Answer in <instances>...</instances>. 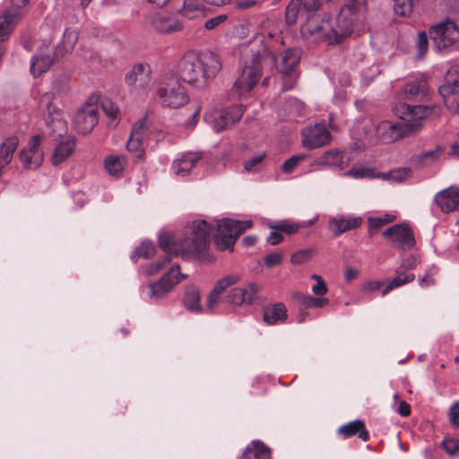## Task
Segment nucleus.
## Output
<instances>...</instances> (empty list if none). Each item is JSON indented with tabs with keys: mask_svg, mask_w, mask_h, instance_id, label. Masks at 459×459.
I'll return each instance as SVG.
<instances>
[{
	"mask_svg": "<svg viewBox=\"0 0 459 459\" xmlns=\"http://www.w3.org/2000/svg\"><path fill=\"white\" fill-rule=\"evenodd\" d=\"M213 227L205 221L193 222L188 233L183 238H176L173 234L164 233L159 238V246L165 253L162 259L150 264L146 273L152 275L160 272L172 257H185L187 255L203 254L209 244Z\"/></svg>",
	"mask_w": 459,
	"mask_h": 459,
	"instance_id": "nucleus-1",
	"label": "nucleus"
},
{
	"mask_svg": "<svg viewBox=\"0 0 459 459\" xmlns=\"http://www.w3.org/2000/svg\"><path fill=\"white\" fill-rule=\"evenodd\" d=\"M221 62L213 52H186L177 65L179 80L197 89L206 88L221 70Z\"/></svg>",
	"mask_w": 459,
	"mask_h": 459,
	"instance_id": "nucleus-2",
	"label": "nucleus"
},
{
	"mask_svg": "<svg viewBox=\"0 0 459 459\" xmlns=\"http://www.w3.org/2000/svg\"><path fill=\"white\" fill-rule=\"evenodd\" d=\"M435 109V106L401 103L398 109L401 121L397 123L382 121L376 127V134L385 143L400 140L419 131L422 126L421 121Z\"/></svg>",
	"mask_w": 459,
	"mask_h": 459,
	"instance_id": "nucleus-3",
	"label": "nucleus"
},
{
	"mask_svg": "<svg viewBox=\"0 0 459 459\" xmlns=\"http://www.w3.org/2000/svg\"><path fill=\"white\" fill-rule=\"evenodd\" d=\"M266 55H270L273 63L276 62L275 56L261 46L256 51L251 50V54H246L241 63L240 74L232 86V93L241 96L252 91L258 82L262 75V60Z\"/></svg>",
	"mask_w": 459,
	"mask_h": 459,
	"instance_id": "nucleus-4",
	"label": "nucleus"
},
{
	"mask_svg": "<svg viewBox=\"0 0 459 459\" xmlns=\"http://www.w3.org/2000/svg\"><path fill=\"white\" fill-rule=\"evenodd\" d=\"M362 7L363 0H355L343 6L334 19L326 14L325 26L329 44L342 43L351 34L353 23L358 17L357 13Z\"/></svg>",
	"mask_w": 459,
	"mask_h": 459,
	"instance_id": "nucleus-5",
	"label": "nucleus"
},
{
	"mask_svg": "<svg viewBox=\"0 0 459 459\" xmlns=\"http://www.w3.org/2000/svg\"><path fill=\"white\" fill-rule=\"evenodd\" d=\"M156 94L163 107L178 108L189 101V96L178 78L165 74L156 90Z\"/></svg>",
	"mask_w": 459,
	"mask_h": 459,
	"instance_id": "nucleus-6",
	"label": "nucleus"
},
{
	"mask_svg": "<svg viewBox=\"0 0 459 459\" xmlns=\"http://www.w3.org/2000/svg\"><path fill=\"white\" fill-rule=\"evenodd\" d=\"M253 225L251 221H236L232 219H222L217 221V231L214 235V243L221 251L230 249L233 247L238 237Z\"/></svg>",
	"mask_w": 459,
	"mask_h": 459,
	"instance_id": "nucleus-7",
	"label": "nucleus"
},
{
	"mask_svg": "<svg viewBox=\"0 0 459 459\" xmlns=\"http://www.w3.org/2000/svg\"><path fill=\"white\" fill-rule=\"evenodd\" d=\"M429 37L439 50L446 49L459 41V27L446 19L429 29Z\"/></svg>",
	"mask_w": 459,
	"mask_h": 459,
	"instance_id": "nucleus-8",
	"label": "nucleus"
},
{
	"mask_svg": "<svg viewBox=\"0 0 459 459\" xmlns=\"http://www.w3.org/2000/svg\"><path fill=\"white\" fill-rule=\"evenodd\" d=\"M54 95L51 92H46L39 98V107L47 108L46 124L51 128L52 133L61 137L67 131L66 121L64 119L63 112L53 104Z\"/></svg>",
	"mask_w": 459,
	"mask_h": 459,
	"instance_id": "nucleus-9",
	"label": "nucleus"
},
{
	"mask_svg": "<svg viewBox=\"0 0 459 459\" xmlns=\"http://www.w3.org/2000/svg\"><path fill=\"white\" fill-rule=\"evenodd\" d=\"M99 122L98 106L87 101L75 113L74 124L82 134H90Z\"/></svg>",
	"mask_w": 459,
	"mask_h": 459,
	"instance_id": "nucleus-10",
	"label": "nucleus"
},
{
	"mask_svg": "<svg viewBox=\"0 0 459 459\" xmlns=\"http://www.w3.org/2000/svg\"><path fill=\"white\" fill-rule=\"evenodd\" d=\"M178 264H174L169 273L162 276V278L149 285L150 297L161 298L163 295L171 290L172 287L186 278V275L179 272Z\"/></svg>",
	"mask_w": 459,
	"mask_h": 459,
	"instance_id": "nucleus-11",
	"label": "nucleus"
},
{
	"mask_svg": "<svg viewBox=\"0 0 459 459\" xmlns=\"http://www.w3.org/2000/svg\"><path fill=\"white\" fill-rule=\"evenodd\" d=\"M331 141V134L325 125L316 124L302 131V143L307 149H316L326 145Z\"/></svg>",
	"mask_w": 459,
	"mask_h": 459,
	"instance_id": "nucleus-12",
	"label": "nucleus"
},
{
	"mask_svg": "<svg viewBox=\"0 0 459 459\" xmlns=\"http://www.w3.org/2000/svg\"><path fill=\"white\" fill-rule=\"evenodd\" d=\"M325 24L326 13L323 16L316 14L310 15L300 28L301 35L308 40L327 42Z\"/></svg>",
	"mask_w": 459,
	"mask_h": 459,
	"instance_id": "nucleus-13",
	"label": "nucleus"
},
{
	"mask_svg": "<svg viewBox=\"0 0 459 459\" xmlns=\"http://www.w3.org/2000/svg\"><path fill=\"white\" fill-rule=\"evenodd\" d=\"M383 236L401 249H410L415 246V238L411 228L405 223L395 224L383 232Z\"/></svg>",
	"mask_w": 459,
	"mask_h": 459,
	"instance_id": "nucleus-14",
	"label": "nucleus"
},
{
	"mask_svg": "<svg viewBox=\"0 0 459 459\" xmlns=\"http://www.w3.org/2000/svg\"><path fill=\"white\" fill-rule=\"evenodd\" d=\"M126 83L135 89L147 90L152 86V69L148 64H137L126 73Z\"/></svg>",
	"mask_w": 459,
	"mask_h": 459,
	"instance_id": "nucleus-15",
	"label": "nucleus"
},
{
	"mask_svg": "<svg viewBox=\"0 0 459 459\" xmlns=\"http://www.w3.org/2000/svg\"><path fill=\"white\" fill-rule=\"evenodd\" d=\"M245 111L242 105L232 106L227 109L217 111L213 115V129L216 133L226 130L228 127L239 121Z\"/></svg>",
	"mask_w": 459,
	"mask_h": 459,
	"instance_id": "nucleus-16",
	"label": "nucleus"
},
{
	"mask_svg": "<svg viewBox=\"0 0 459 459\" xmlns=\"http://www.w3.org/2000/svg\"><path fill=\"white\" fill-rule=\"evenodd\" d=\"M41 137L34 135L29 143V148L20 153V160L26 169H37L43 161V154L39 150Z\"/></svg>",
	"mask_w": 459,
	"mask_h": 459,
	"instance_id": "nucleus-17",
	"label": "nucleus"
},
{
	"mask_svg": "<svg viewBox=\"0 0 459 459\" xmlns=\"http://www.w3.org/2000/svg\"><path fill=\"white\" fill-rule=\"evenodd\" d=\"M362 218L349 214H337L329 220V229L334 236L356 230L362 224Z\"/></svg>",
	"mask_w": 459,
	"mask_h": 459,
	"instance_id": "nucleus-18",
	"label": "nucleus"
},
{
	"mask_svg": "<svg viewBox=\"0 0 459 459\" xmlns=\"http://www.w3.org/2000/svg\"><path fill=\"white\" fill-rule=\"evenodd\" d=\"M22 8L14 6L13 2L10 1L8 8L0 15V44L9 38L22 15Z\"/></svg>",
	"mask_w": 459,
	"mask_h": 459,
	"instance_id": "nucleus-19",
	"label": "nucleus"
},
{
	"mask_svg": "<svg viewBox=\"0 0 459 459\" xmlns=\"http://www.w3.org/2000/svg\"><path fill=\"white\" fill-rule=\"evenodd\" d=\"M259 290V286L255 282H250L247 288H233L226 295L227 302L241 306L244 304H251Z\"/></svg>",
	"mask_w": 459,
	"mask_h": 459,
	"instance_id": "nucleus-20",
	"label": "nucleus"
},
{
	"mask_svg": "<svg viewBox=\"0 0 459 459\" xmlns=\"http://www.w3.org/2000/svg\"><path fill=\"white\" fill-rule=\"evenodd\" d=\"M435 202L443 212L459 211V188L451 186L438 192Z\"/></svg>",
	"mask_w": 459,
	"mask_h": 459,
	"instance_id": "nucleus-21",
	"label": "nucleus"
},
{
	"mask_svg": "<svg viewBox=\"0 0 459 459\" xmlns=\"http://www.w3.org/2000/svg\"><path fill=\"white\" fill-rule=\"evenodd\" d=\"M239 280L240 276L238 274H230L219 280L207 297V309L212 311L221 299V294L230 286L238 283Z\"/></svg>",
	"mask_w": 459,
	"mask_h": 459,
	"instance_id": "nucleus-22",
	"label": "nucleus"
},
{
	"mask_svg": "<svg viewBox=\"0 0 459 459\" xmlns=\"http://www.w3.org/2000/svg\"><path fill=\"white\" fill-rule=\"evenodd\" d=\"M150 23L160 33H171L183 29V24L173 15L159 13L152 17Z\"/></svg>",
	"mask_w": 459,
	"mask_h": 459,
	"instance_id": "nucleus-23",
	"label": "nucleus"
},
{
	"mask_svg": "<svg viewBox=\"0 0 459 459\" xmlns=\"http://www.w3.org/2000/svg\"><path fill=\"white\" fill-rule=\"evenodd\" d=\"M428 86L424 78L409 80L400 92L401 100H418L427 95Z\"/></svg>",
	"mask_w": 459,
	"mask_h": 459,
	"instance_id": "nucleus-24",
	"label": "nucleus"
},
{
	"mask_svg": "<svg viewBox=\"0 0 459 459\" xmlns=\"http://www.w3.org/2000/svg\"><path fill=\"white\" fill-rule=\"evenodd\" d=\"M301 55L299 48H287L281 55V62L277 64L278 70L284 75L290 74L299 65Z\"/></svg>",
	"mask_w": 459,
	"mask_h": 459,
	"instance_id": "nucleus-25",
	"label": "nucleus"
},
{
	"mask_svg": "<svg viewBox=\"0 0 459 459\" xmlns=\"http://www.w3.org/2000/svg\"><path fill=\"white\" fill-rule=\"evenodd\" d=\"M337 434L343 438H350L351 437L357 436L364 442L368 441L370 437L369 432L366 429L364 421L360 420H355L342 425L337 429Z\"/></svg>",
	"mask_w": 459,
	"mask_h": 459,
	"instance_id": "nucleus-26",
	"label": "nucleus"
},
{
	"mask_svg": "<svg viewBox=\"0 0 459 459\" xmlns=\"http://www.w3.org/2000/svg\"><path fill=\"white\" fill-rule=\"evenodd\" d=\"M202 155L196 152H188L180 159L176 160L172 164L173 172L179 177H186L189 174L194 166L201 160Z\"/></svg>",
	"mask_w": 459,
	"mask_h": 459,
	"instance_id": "nucleus-27",
	"label": "nucleus"
},
{
	"mask_svg": "<svg viewBox=\"0 0 459 459\" xmlns=\"http://www.w3.org/2000/svg\"><path fill=\"white\" fill-rule=\"evenodd\" d=\"M459 87V65L450 67L445 76V83L438 89L439 94L449 97L451 93L457 92L455 88Z\"/></svg>",
	"mask_w": 459,
	"mask_h": 459,
	"instance_id": "nucleus-28",
	"label": "nucleus"
},
{
	"mask_svg": "<svg viewBox=\"0 0 459 459\" xmlns=\"http://www.w3.org/2000/svg\"><path fill=\"white\" fill-rule=\"evenodd\" d=\"M55 52L53 56L44 54L42 51L35 56L31 60L30 72L34 77L39 76L41 74L47 72L52 65L55 59H56Z\"/></svg>",
	"mask_w": 459,
	"mask_h": 459,
	"instance_id": "nucleus-29",
	"label": "nucleus"
},
{
	"mask_svg": "<svg viewBox=\"0 0 459 459\" xmlns=\"http://www.w3.org/2000/svg\"><path fill=\"white\" fill-rule=\"evenodd\" d=\"M271 449L263 442H251L243 452L241 459H270Z\"/></svg>",
	"mask_w": 459,
	"mask_h": 459,
	"instance_id": "nucleus-30",
	"label": "nucleus"
},
{
	"mask_svg": "<svg viewBox=\"0 0 459 459\" xmlns=\"http://www.w3.org/2000/svg\"><path fill=\"white\" fill-rule=\"evenodd\" d=\"M75 141L73 137H68L65 141L61 142L55 148L52 156L54 165H59L72 155L74 151Z\"/></svg>",
	"mask_w": 459,
	"mask_h": 459,
	"instance_id": "nucleus-31",
	"label": "nucleus"
},
{
	"mask_svg": "<svg viewBox=\"0 0 459 459\" xmlns=\"http://www.w3.org/2000/svg\"><path fill=\"white\" fill-rule=\"evenodd\" d=\"M286 312L284 304L276 303L264 309V320L268 325H275L280 321L283 322L287 317Z\"/></svg>",
	"mask_w": 459,
	"mask_h": 459,
	"instance_id": "nucleus-32",
	"label": "nucleus"
},
{
	"mask_svg": "<svg viewBox=\"0 0 459 459\" xmlns=\"http://www.w3.org/2000/svg\"><path fill=\"white\" fill-rule=\"evenodd\" d=\"M144 131V122L140 121L133 127L131 135L126 143V149L129 152H137L143 146V134Z\"/></svg>",
	"mask_w": 459,
	"mask_h": 459,
	"instance_id": "nucleus-33",
	"label": "nucleus"
},
{
	"mask_svg": "<svg viewBox=\"0 0 459 459\" xmlns=\"http://www.w3.org/2000/svg\"><path fill=\"white\" fill-rule=\"evenodd\" d=\"M346 163L344 153L337 150H329L319 159V164L336 167L340 169H342Z\"/></svg>",
	"mask_w": 459,
	"mask_h": 459,
	"instance_id": "nucleus-34",
	"label": "nucleus"
},
{
	"mask_svg": "<svg viewBox=\"0 0 459 459\" xmlns=\"http://www.w3.org/2000/svg\"><path fill=\"white\" fill-rule=\"evenodd\" d=\"M17 137L7 138L1 145L0 148V163L3 167L8 165L12 160L13 152L18 146Z\"/></svg>",
	"mask_w": 459,
	"mask_h": 459,
	"instance_id": "nucleus-35",
	"label": "nucleus"
},
{
	"mask_svg": "<svg viewBox=\"0 0 459 459\" xmlns=\"http://www.w3.org/2000/svg\"><path fill=\"white\" fill-rule=\"evenodd\" d=\"M77 39L78 33L74 30H65L64 32L62 46H57L55 50V55L56 57H59L65 53L71 52Z\"/></svg>",
	"mask_w": 459,
	"mask_h": 459,
	"instance_id": "nucleus-36",
	"label": "nucleus"
},
{
	"mask_svg": "<svg viewBox=\"0 0 459 459\" xmlns=\"http://www.w3.org/2000/svg\"><path fill=\"white\" fill-rule=\"evenodd\" d=\"M125 165L126 160L123 155H109L105 160V169L111 176L121 175Z\"/></svg>",
	"mask_w": 459,
	"mask_h": 459,
	"instance_id": "nucleus-37",
	"label": "nucleus"
},
{
	"mask_svg": "<svg viewBox=\"0 0 459 459\" xmlns=\"http://www.w3.org/2000/svg\"><path fill=\"white\" fill-rule=\"evenodd\" d=\"M415 275L413 273H405L400 271L396 272V276L388 283V285L382 290V297H385L394 289L399 288L406 283L414 281Z\"/></svg>",
	"mask_w": 459,
	"mask_h": 459,
	"instance_id": "nucleus-38",
	"label": "nucleus"
},
{
	"mask_svg": "<svg viewBox=\"0 0 459 459\" xmlns=\"http://www.w3.org/2000/svg\"><path fill=\"white\" fill-rule=\"evenodd\" d=\"M184 305L186 308L192 312L201 310L200 294L196 288L189 287L186 289L184 298Z\"/></svg>",
	"mask_w": 459,
	"mask_h": 459,
	"instance_id": "nucleus-39",
	"label": "nucleus"
},
{
	"mask_svg": "<svg viewBox=\"0 0 459 459\" xmlns=\"http://www.w3.org/2000/svg\"><path fill=\"white\" fill-rule=\"evenodd\" d=\"M395 220V216L392 214H385L380 217H370L368 220V233L370 236L376 234L378 230L386 224L393 222Z\"/></svg>",
	"mask_w": 459,
	"mask_h": 459,
	"instance_id": "nucleus-40",
	"label": "nucleus"
},
{
	"mask_svg": "<svg viewBox=\"0 0 459 459\" xmlns=\"http://www.w3.org/2000/svg\"><path fill=\"white\" fill-rule=\"evenodd\" d=\"M155 247L153 243L149 241H143L138 247L134 249L131 259L136 264L140 257L149 259L154 255Z\"/></svg>",
	"mask_w": 459,
	"mask_h": 459,
	"instance_id": "nucleus-41",
	"label": "nucleus"
},
{
	"mask_svg": "<svg viewBox=\"0 0 459 459\" xmlns=\"http://www.w3.org/2000/svg\"><path fill=\"white\" fill-rule=\"evenodd\" d=\"M377 174L373 169L359 166L352 167L350 170L346 171L343 175L352 178H377Z\"/></svg>",
	"mask_w": 459,
	"mask_h": 459,
	"instance_id": "nucleus-42",
	"label": "nucleus"
},
{
	"mask_svg": "<svg viewBox=\"0 0 459 459\" xmlns=\"http://www.w3.org/2000/svg\"><path fill=\"white\" fill-rule=\"evenodd\" d=\"M182 12L188 19H195L203 14L204 7L197 0H186Z\"/></svg>",
	"mask_w": 459,
	"mask_h": 459,
	"instance_id": "nucleus-43",
	"label": "nucleus"
},
{
	"mask_svg": "<svg viewBox=\"0 0 459 459\" xmlns=\"http://www.w3.org/2000/svg\"><path fill=\"white\" fill-rule=\"evenodd\" d=\"M411 173V169L408 168L398 169L395 170H392L388 173L379 172L377 174V178L383 180H391L393 182H402Z\"/></svg>",
	"mask_w": 459,
	"mask_h": 459,
	"instance_id": "nucleus-44",
	"label": "nucleus"
},
{
	"mask_svg": "<svg viewBox=\"0 0 459 459\" xmlns=\"http://www.w3.org/2000/svg\"><path fill=\"white\" fill-rule=\"evenodd\" d=\"M301 227H305L300 223L290 222L287 221H279L276 224L270 225L269 228L274 230H278L287 235H292L299 231Z\"/></svg>",
	"mask_w": 459,
	"mask_h": 459,
	"instance_id": "nucleus-45",
	"label": "nucleus"
},
{
	"mask_svg": "<svg viewBox=\"0 0 459 459\" xmlns=\"http://www.w3.org/2000/svg\"><path fill=\"white\" fill-rule=\"evenodd\" d=\"M394 10L396 14L405 17L409 16L413 9L414 0H393Z\"/></svg>",
	"mask_w": 459,
	"mask_h": 459,
	"instance_id": "nucleus-46",
	"label": "nucleus"
},
{
	"mask_svg": "<svg viewBox=\"0 0 459 459\" xmlns=\"http://www.w3.org/2000/svg\"><path fill=\"white\" fill-rule=\"evenodd\" d=\"M315 254L313 248L300 249L291 255L290 262L293 264H301L309 261Z\"/></svg>",
	"mask_w": 459,
	"mask_h": 459,
	"instance_id": "nucleus-47",
	"label": "nucleus"
},
{
	"mask_svg": "<svg viewBox=\"0 0 459 459\" xmlns=\"http://www.w3.org/2000/svg\"><path fill=\"white\" fill-rule=\"evenodd\" d=\"M101 107L104 113L111 118L112 121L118 119L119 109L117 106L111 101L109 99H104L101 100Z\"/></svg>",
	"mask_w": 459,
	"mask_h": 459,
	"instance_id": "nucleus-48",
	"label": "nucleus"
},
{
	"mask_svg": "<svg viewBox=\"0 0 459 459\" xmlns=\"http://www.w3.org/2000/svg\"><path fill=\"white\" fill-rule=\"evenodd\" d=\"M299 10V4L297 1H291L285 12V20L289 25H293L298 20V13Z\"/></svg>",
	"mask_w": 459,
	"mask_h": 459,
	"instance_id": "nucleus-49",
	"label": "nucleus"
},
{
	"mask_svg": "<svg viewBox=\"0 0 459 459\" xmlns=\"http://www.w3.org/2000/svg\"><path fill=\"white\" fill-rule=\"evenodd\" d=\"M443 149L440 146H437L434 150L422 152L419 160L421 164L426 165L428 162L436 161L441 155Z\"/></svg>",
	"mask_w": 459,
	"mask_h": 459,
	"instance_id": "nucleus-50",
	"label": "nucleus"
},
{
	"mask_svg": "<svg viewBox=\"0 0 459 459\" xmlns=\"http://www.w3.org/2000/svg\"><path fill=\"white\" fill-rule=\"evenodd\" d=\"M265 156V153H262L246 160L244 162L245 170L248 173H256L258 171L257 166L262 163Z\"/></svg>",
	"mask_w": 459,
	"mask_h": 459,
	"instance_id": "nucleus-51",
	"label": "nucleus"
},
{
	"mask_svg": "<svg viewBox=\"0 0 459 459\" xmlns=\"http://www.w3.org/2000/svg\"><path fill=\"white\" fill-rule=\"evenodd\" d=\"M282 260L283 254L281 252H273L264 256V264L267 268H272L281 264Z\"/></svg>",
	"mask_w": 459,
	"mask_h": 459,
	"instance_id": "nucleus-52",
	"label": "nucleus"
},
{
	"mask_svg": "<svg viewBox=\"0 0 459 459\" xmlns=\"http://www.w3.org/2000/svg\"><path fill=\"white\" fill-rule=\"evenodd\" d=\"M445 105L448 109L452 110L455 113L459 114V93L454 92L449 95V97L444 96L442 97Z\"/></svg>",
	"mask_w": 459,
	"mask_h": 459,
	"instance_id": "nucleus-53",
	"label": "nucleus"
},
{
	"mask_svg": "<svg viewBox=\"0 0 459 459\" xmlns=\"http://www.w3.org/2000/svg\"><path fill=\"white\" fill-rule=\"evenodd\" d=\"M303 159L304 156L302 155H296L290 157V159L283 162L281 166L282 171L287 174L291 173Z\"/></svg>",
	"mask_w": 459,
	"mask_h": 459,
	"instance_id": "nucleus-54",
	"label": "nucleus"
},
{
	"mask_svg": "<svg viewBox=\"0 0 459 459\" xmlns=\"http://www.w3.org/2000/svg\"><path fill=\"white\" fill-rule=\"evenodd\" d=\"M429 39L425 31H420L418 35L417 49L419 57H422L428 51Z\"/></svg>",
	"mask_w": 459,
	"mask_h": 459,
	"instance_id": "nucleus-55",
	"label": "nucleus"
},
{
	"mask_svg": "<svg viewBox=\"0 0 459 459\" xmlns=\"http://www.w3.org/2000/svg\"><path fill=\"white\" fill-rule=\"evenodd\" d=\"M312 279L316 281V283L312 287V292L315 295L322 296L327 293V286L325 281L321 278V276L313 274Z\"/></svg>",
	"mask_w": 459,
	"mask_h": 459,
	"instance_id": "nucleus-56",
	"label": "nucleus"
},
{
	"mask_svg": "<svg viewBox=\"0 0 459 459\" xmlns=\"http://www.w3.org/2000/svg\"><path fill=\"white\" fill-rule=\"evenodd\" d=\"M442 446L450 455H455L459 453V440L446 439L443 441Z\"/></svg>",
	"mask_w": 459,
	"mask_h": 459,
	"instance_id": "nucleus-57",
	"label": "nucleus"
},
{
	"mask_svg": "<svg viewBox=\"0 0 459 459\" xmlns=\"http://www.w3.org/2000/svg\"><path fill=\"white\" fill-rule=\"evenodd\" d=\"M296 301L304 308H314L313 297L308 294L298 292L295 294Z\"/></svg>",
	"mask_w": 459,
	"mask_h": 459,
	"instance_id": "nucleus-58",
	"label": "nucleus"
},
{
	"mask_svg": "<svg viewBox=\"0 0 459 459\" xmlns=\"http://www.w3.org/2000/svg\"><path fill=\"white\" fill-rule=\"evenodd\" d=\"M227 19L228 15L226 14H220L215 17H212L205 22L204 28L209 30H213L220 24L223 23Z\"/></svg>",
	"mask_w": 459,
	"mask_h": 459,
	"instance_id": "nucleus-59",
	"label": "nucleus"
},
{
	"mask_svg": "<svg viewBox=\"0 0 459 459\" xmlns=\"http://www.w3.org/2000/svg\"><path fill=\"white\" fill-rule=\"evenodd\" d=\"M449 420L451 424H456L459 420V400L455 402L449 410Z\"/></svg>",
	"mask_w": 459,
	"mask_h": 459,
	"instance_id": "nucleus-60",
	"label": "nucleus"
},
{
	"mask_svg": "<svg viewBox=\"0 0 459 459\" xmlns=\"http://www.w3.org/2000/svg\"><path fill=\"white\" fill-rule=\"evenodd\" d=\"M301 4L308 12L317 11L321 7V0H301Z\"/></svg>",
	"mask_w": 459,
	"mask_h": 459,
	"instance_id": "nucleus-61",
	"label": "nucleus"
},
{
	"mask_svg": "<svg viewBox=\"0 0 459 459\" xmlns=\"http://www.w3.org/2000/svg\"><path fill=\"white\" fill-rule=\"evenodd\" d=\"M283 240V236L281 234V232L278 231V230H274L272 231L270 233V235L267 237V243H269L270 245H273V246H275V245H278L280 244L281 241Z\"/></svg>",
	"mask_w": 459,
	"mask_h": 459,
	"instance_id": "nucleus-62",
	"label": "nucleus"
},
{
	"mask_svg": "<svg viewBox=\"0 0 459 459\" xmlns=\"http://www.w3.org/2000/svg\"><path fill=\"white\" fill-rule=\"evenodd\" d=\"M384 282L381 281H369L364 284L363 290L368 292L379 290Z\"/></svg>",
	"mask_w": 459,
	"mask_h": 459,
	"instance_id": "nucleus-63",
	"label": "nucleus"
},
{
	"mask_svg": "<svg viewBox=\"0 0 459 459\" xmlns=\"http://www.w3.org/2000/svg\"><path fill=\"white\" fill-rule=\"evenodd\" d=\"M396 411L403 417H407L411 414V406L405 401H400Z\"/></svg>",
	"mask_w": 459,
	"mask_h": 459,
	"instance_id": "nucleus-64",
	"label": "nucleus"
}]
</instances>
